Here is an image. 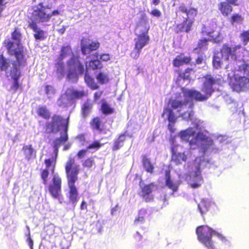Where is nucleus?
<instances>
[{
  "label": "nucleus",
  "instance_id": "1",
  "mask_svg": "<svg viewBox=\"0 0 249 249\" xmlns=\"http://www.w3.org/2000/svg\"><path fill=\"white\" fill-rule=\"evenodd\" d=\"M12 39L17 41V43L11 40H5L4 46L6 47L8 54L10 56H14L15 60L11 62L12 67L9 71V76L13 80L10 86V90L13 93H15L20 89L22 90V85L19 82V79L21 76L20 69L27 65L24 47L20 43L21 34L19 28L16 27L11 33ZM6 76L8 75L6 72Z\"/></svg>",
  "mask_w": 249,
  "mask_h": 249
},
{
  "label": "nucleus",
  "instance_id": "2",
  "mask_svg": "<svg viewBox=\"0 0 249 249\" xmlns=\"http://www.w3.org/2000/svg\"><path fill=\"white\" fill-rule=\"evenodd\" d=\"M229 85L233 91L240 92L249 88V64L244 62L238 66L231 76H228Z\"/></svg>",
  "mask_w": 249,
  "mask_h": 249
},
{
  "label": "nucleus",
  "instance_id": "3",
  "mask_svg": "<svg viewBox=\"0 0 249 249\" xmlns=\"http://www.w3.org/2000/svg\"><path fill=\"white\" fill-rule=\"evenodd\" d=\"M204 78L205 81L203 83L201 91L204 93L202 94L200 91L195 89H182V91L185 98H189L197 102H204L207 101L214 92V89L213 86L218 84L220 79H214L211 75H206Z\"/></svg>",
  "mask_w": 249,
  "mask_h": 249
},
{
  "label": "nucleus",
  "instance_id": "4",
  "mask_svg": "<svg viewBox=\"0 0 249 249\" xmlns=\"http://www.w3.org/2000/svg\"><path fill=\"white\" fill-rule=\"evenodd\" d=\"M241 45H237L233 47L228 44H224L219 51L214 53L213 59V65L214 68L218 69L223 64V60L229 61L230 56L234 60H236L237 56L236 51L241 49Z\"/></svg>",
  "mask_w": 249,
  "mask_h": 249
},
{
  "label": "nucleus",
  "instance_id": "5",
  "mask_svg": "<svg viewBox=\"0 0 249 249\" xmlns=\"http://www.w3.org/2000/svg\"><path fill=\"white\" fill-rule=\"evenodd\" d=\"M214 231L206 225L198 226L196 229L197 239L207 249H216L212 240Z\"/></svg>",
  "mask_w": 249,
  "mask_h": 249
},
{
  "label": "nucleus",
  "instance_id": "6",
  "mask_svg": "<svg viewBox=\"0 0 249 249\" xmlns=\"http://www.w3.org/2000/svg\"><path fill=\"white\" fill-rule=\"evenodd\" d=\"M179 136L181 139L189 142L191 146L196 144L197 140L204 142L208 138L202 132H198L196 134L195 130L192 127H189L179 132Z\"/></svg>",
  "mask_w": 249,
  "mask_h": 249
},
{
  "label": "nucleus",
  "instance_id": "7",
  "mask_svg": "<svg viewBox=\"0 0 249 249\" xmlns=\"http://www.w3.org/2000/svg\"><path fill=\"white\" fill-rule=\"evenodd\" d=\"M65 170L67 182H76L78 180L80 168L79 165L75 162L74 158H69L65 163Z\"/></svg>",
  "mask_w": 249,
  "mask_h": 249
},
{
  "label": "nucleus",
  "instance_id": "8",
  "mask_svg": "<svg viewBox=\"0 0 249 249\" xmlns=\"http://www.w3.org/2000/svg\"><path fill=\"white\" fill-rule=\"evenodd\" d=\"M51 5H44L43 2H39L33 7L32 16L38 22H46L50 20V13H47L46 9H51Z\"/></svg>",
  "mask_w": 249,
  "mask_h": 249
},
{
  "label": "nucleus",
  "instance_id": "9",
  "mask_svg": "<svg viewBox=\"0 0 249 249\" xmlns=\"http://www.w3.org/2000/svg\"><path fill=\"white\" fill-rule=\"evenodd\" d=\"M69 117L65 121L60 115L53 114L52 117V121L47 122L46 124L47 129H49V133L58 132L60 127H64L67 132L69 125Z\"/></svg>",
  "mask_w": 249,
  "mask_h": 249
},
{
  "label": "nucleus",
  "instance_id": "10",
  "mask_svg": "<svg viewBox=\"0 0 249 249\" xmlns=\"http://www.w3.org/2000/svg\"><path fill=\"white\" fill-rule=\"evenodd\" d=\"M57 155H55L50 158L46 159L44 160L45 168L41 169L40 176L42 180L43 184L48 185V177L49 176V171L52 173L55 171L56 164V159Z\"/></svg>",
  "mask_w": 249,
  "mask_h": 249
},
{
  "label": "nucleus",
  "instance_id": "11",
  "mask_svg": "<svg viewBox=\"0 0 249 249\" xmlns=\"http://www.w3.org/2000/svg\"><path fill=\"white\" fill-rule=\"evenodd\" d=\"M207 28L205 26L203 27L201 31V34L204 36H207L209 39L214 43H219L223 40V37L220 31H218L214 34L217 28V24L215 22H212L210 26Z\"/></svg>",
  "mask_w": 249,
  "mask_h": 249
},
{
  "label": "nucleus",
  "instance_id": "12",
  "mask_svg": "<svg viewBox=\"0 0 249 249\" xmlns=\"http://www.w3.org/2000/svg\"><path fill=\"white\" fill-rule=\"evenodd\" d=\"M62 179L58 174L53 175L52 182L48 185V190L52 196L58 198L61 195Z\"/></svg>",
  "mask_w": 249,
  "mask_h": 249
},
{
  "label": "nucleus",
  "instance_id": "13",
  "mask_svg": "<svg viewBox=\"0 0 249 249\" xmlns=\"http://www.w3.org/2000/svg\"><path fill=\"white\" fill-rule=\"evenodd\" d=\"M218 4V8L222 15L225 17L229 16L233 11V6H239L242 0H225Z\"/></svg>",
  "mask_w": 249,
  "mask_h": 249
},
{
  "label": "nucleus",
  "instance_id": "14",
  "mask_svg": "<svg viewBox=\"0 0 249 249\" xmlns=\"http://www.w3.org/2000/svg\"><path fill=\"white\" fill-rule=\"evenodd\" d=\"M205 162L204 160H199L197 161L195 160L194 163V169L193 170V178H196V182L191 184V186L193 188H196L201 186L203 182V178L201 175V167L203 163Z\"/></svg>",
  "mask_w": 249,
  "mask_h": 249
},
{
  "label": "nucleus",
  "instance_id": "15",
  "mask_svg": "<svg viewBox=\"0 0 249 249\" xmlns=\"http://www.w3.org/2000/svg\"><path fill=\"white\" fill-rule=\"evenodd\" d=\"M89 39H83L81 43V50L83 54L87 55L93 51H96L100 47V44L98 41L89 42Z\"/></svg>",
  "mask_w": 249,
  "mask_h": 249
},
{
  "label": "nucleus",
  "instance_id": "16",
  "mask_svg": "<svg viewBox=\"0 0 249 249\" xmlns=\"http://www.w3.org/2000/svg\"><path fill=\"white\" fill-rule=\"evenodd\" d=\"M194 19L185 18L182 22L177 24L174 27L176 33L181 32L189 33L192 30V27L194 23Z\"/></svg>",
  "mask_w": 249,
  "mask_h": 249
},
{
  "label": "nucleus",
  "instance_id": "17",
  "mask_svg": "<svg viewBox=\"0 0 249 249\" xmlns=\"http://www.w3.org/2000/svg\"><path fill=\"white\" fill-rule=\"evenodd\" d=\"M65 95L67 97L68 101L73 102L82 99L87 96V93L83 90H78L73 88H68L65 91Z\"/></svg>",
  "mask_w": 249,
  "mask_h": 249
},
{
  "label": "nucleus",
  "instance_id": "18",
  "mask_svg": "<svg viewBox=\"0 0 249 249\" xmlns=\"http://www.w3.org/2000/svg\"><path fill=\"white\" fill-rule=\"evenodd\" d=\"M178 13H184L186 15V18L189 19H194L197 15V9L193 7H188L185 4L180 3L178 7V9L176 12Z\"/></svg>",
  "mask_w": 249,
  "mask_h": 249
},
{
  "label": "nucleus",
  "instance_id": "19",
  "mask_svg": "<svg viewBox=\"0 0 249 249\" xmlns=\"http://www.w3.org/2000/svg\"><path fill=\"white\" fill-rule=\"evenodd\" d=\"M156 185L154 182H151L148 184H145L141 187V194L140 196L147 202H150L153 200V196H151L154 188L156 187Z\"/></svg>",
  "mask_w": 249,
  "mask_h": 249
},
{
  "label": "nucleus",
  "instance_id": "20",
  "mask_svg": "<svg viewBox=\"0 0 249 249\" xmlns=\"http://www.w3.org/2000/svg\"><path fill=\"white\" fill-rule=\"evenodd\" d=\"M28 27L35 32L34 34V37L36 40H43L46 38L45 32L38 27L35 21L32 20L30 22Z\"/></svg>",
  "mask_w": 249,
  "mask_h": 249
},
{
  "label": "nucleus",
  "instance_id": "21",
  "mask_svg": "<svg viewBox=\"0 0 249 249\" xmlns=\"http://www.w3.org/2000/svg\"><path fill=\"white\" fill-rule=\"evenodd\" d=\"M183 53H180L173 60V65L174 67H179L183 65H188L190 63L192 58L189 56H183Z\"/></svg>",
  "mask_w": 249,
  "mask_h": 249
},
{
  "label": "nucleus",
  "instance_id": "22",
  "mask_svg": "<svg viewBox=\"0 0 249 249\" xmlns=\"http://www.w3.org/2000/svg\"><path fill=\"white\" fill-rule=\"evenodd\" d=\"M68 64L69 67L76 69L79 74H83L84 73V66L79 60L78 57L74 56L71 57L68 62Z\"/></svg>",
  "mask_w": 249,
  "mask_h": 249
},
{
  "label": "nucleus",
  "instance_id": "23",
  "mask_svg": "<svg viewBox=\"0 0 249 249\" xmlns=\"http://www.w3.org/2000/svg\"><path fill=\"white\" fill-rule=\"evenodd\" d=\"M171 152V160L176 165L180 164L182 162H185L186 161L187 156L184 153L177 152L174 147H172Z\"/></svg>",
  "mask_w": 249,
  "mask_h": 249
},
{
  "label": "nucleus",
  "instance_id": "24",
  "mask_svg": "<svg viewBox=\"0 0 249 249\" xmlns=\"http://www.w3.org/2000/svg\"><path fill=\"white\" fill-rule=\"evenodd\" d=\"M150 41V37L148 35L140 34L137 35L135 39V46L142 49L145 45L148 44Z\"/></svg>",
  "mask_w": 249,
  "mask_h": 249
},
{
  "label": "nucleus",
  "instance_id": "25",
  "mask_svg": "<svg viewBox=\"0 0 249 249\" xmlns=\"http://www.w3.org/2000/svg\"><path fill=\"white\" fill-rule=\"evenodd\" d=\"M127 136H129L127 131L119 134L118 137L114 141V143L112 146V151H115L118 150L123 147L124 146V142L126 140Z\"/></svg>",
  "mask_w": 249,
  "mask_h": 249
},
{
  "label": "nucleus",
  "instance_id": "26",
  "mask_svg": "<svg viewBox=\"0 0 249 249\" xmlns=\"http://www.w3.org/2000/svg\"><path fill=\"white\" fill-rule=\"evenodd\" d=\"M91 129L102 132L104 129V124L99 116L93 117L89 123Z\"/></svg>",
  "mask_w": 249,
  "mask_h": 249
},
{
  "label": "nucleus",
  "instance_id": "27",
  "mask_svg": "<svg viewBox=\"0 0 249 249\" xmlns=\"http://www.w3.org/2000/svg\"><path fill=\"white\" fill-rule=\"evenodd\" d=\"M76 182H67L69 191V200L73 203H76L78 201V193L75 186Z\"/></svg>",
  "mask_w": 249,
  "mask_h": 249
},
{
  "label": "nucleus",
  "instance_id": "28",
  "mask_svg": "<svg viewBox=\"0 0 249 249\" xmlns=\"http://www.w3.org/2000/svg\"><path fill=\"white\" fill-rule=\"evenodd\" d=\"M137 26L142 28L143 30L142 34L148 35L150 26L148 24V20L146 14L142 15Z\"/></svg>",
  "mask_w": 249,
  "mask_h": 249
},
{
  "label": "nucleus",
  "instance_id": "29",
  "mask_svg": "<svg viewBox=\"0 0 249 249\" xmlns=\"http://www.w3.org/2000/svg\"><path fill=\"white\" fill-rule=\"evenodd\" d=\"M22 149L27 160H30L36 157V151L33 148L32 144L24 145Z\"/></svg>",
  "mask_w": 249,
  "mask_h": 249
},
{
  "label": "nucleus",
  "instance_id": "30",
  "mask_svg": "<svg viewBox=\"0 0 249 249\" xmlns=\"http://www.w3.org/2000/svg\"><path fill=\"white\" fill-rule=\"evenodd\" d=\"M188 100L179 101L177 99H170L169 103L170 104L171 107L173 109L181 110L183 107L188 104Z\"/></svg>",
  "mask_w": 249,
  "mask_h": 249
},
{
  "label": "nucleus",
  "instance_id": "31",
  "mask_svg": "<svg viewBox=\"0 0 249 249\" xmlns=\"http://www.w3.org/2000/svg\"><path fill=\"white\" fill-rule=\"evenodd\" d=\"M165 179L166 185L173 192H177L178 190V186L172 181L170 170H167L165 171Z\"/></svg>",
  "mask_w": 249,
  "mask_h": 249
},
{
  "label": "nucleus",
  "instance_id": "32",
  "mask_svg": "<svg viewBox=\"0 0 249 249\" xmlns=\"http://www.w3.org/2000/svg\"><path fill=\"white\" fill-rule=\"evenodd\" d=\"M68 139V136L67 132H65L63 136H61L59 138H56L53 141V147L54 148L55 154L57 155L58 148L62 143L66 142Z\"/></svg>",
  "mask_w": 249,
  "mask_h": 249
},
{
  "label": "nucleus",
  "instance_id": "33",
  "mask_svg": "<svg viewBox=\"0 0 249 249\" xmlns=\"http://www.w3.org/2000/svg\"><path fill=\"white\" fill-rule=\"evenodd\" d=\"M142 164L145 171L150 174L154 172V166L151 163L150 160L146 156H143L142 157Z\"/></svg>",
  "mask_w": 249,
  "mask_h": 249
},
{
  "label": "nucleus",
  "instance_id": "34",
  "mask_svg": "<svg viewBox=\"0 0 249 249\" xmlns=\"http://www.w3.org/2000/svg\"><path fill=\"white\" fill-rule=\"evenodd\" d=\"M147 214V210L145 209H141L138 211V215L134 221V224L135 225H138L144 223L146 215Z\"/></svg>",
  "mask_w": 249,
  "mask_h": 249
},
{
  "label": "nucleus",
  "instance_id": "35",
  "mask_svg": "<svg viewBox=\"0 0 249 249\" xmlns=\"http://www.w3.org/2000/svg\"><path fill=\"white\" fill-rule=\"evenodd\" d=\"M84 80L87 85L92 90L97 89L99 86L95 82L94 79L87 72L85 73Z\"/></svg>",
  "mask_w": 249,
  "mask_h": 249
},
{
  "label": "nucleus",
  "instance_id": "36",
  "mask_svg": "<svg viewBox=\"0 0 249 249\" xmlns=\"http://www.w3.org/2000/svg\"><path fill=\"white\" fill-rule=\"evenodd\" d=\"M36 113L39 117L46 120L51 117V113L46 106L39 107L37 109Z\"/></svg>",
  "mask_w": 249,
  "mask_h": 249
},
{
  "label": "nucleus",
  "instance_id": "37",
  "mask_svg": "<svg viewBox=\"0 0 249 249\" xmlns=\"http://www.w3.org/2000/svg\"><path fill=\"white\" fill-rule=\"evenodd\" d=\"M244 17L239 13H234L229 19V21L232 25L241 24L244 22Z\"/></svg>",
  "mask_w": 249,
  "mask_h": 249
},
{
  "label": "nucleus",
  "instance_id": "38",
  "mask_svg": "<svg viewBox=\"0 0 249 249\" xmlns=\"http://www.w3.org/2000/svg\"><path fill=\"white\" fill-rule=\"evenodd\" d=\"M93 107V104L89 100H87L81 107V111L84 117H86L91 112Z\"/></svg>",
  "mask_w": 249,
  "mask_h": 249
},
{
  "label": "nucleus",
  "instance_id": "39",
  "mask_svg": "<svg viewBox=\"0 0 249 249\" xmlns=\"http://www.w3.org/2000/svg\"><path fill=\"white\" fill-rule=\"evenodd\" d=\"M100 110L103 114L108 115L114 113V109L106 101H103L101 103Z\"/></svg>",
  "mask_w": 249,
  "mask_h": 249
},
{
  "label": "nucleus",
  "instance_id": "40",
  "mask_svg": "<svg viewBox=\"0 0 249 249\" xmlns=\"http://www.w3.org/2000/svg\"><path fill=\"white\" fill-rule=\"evenodd\" d=\"M10 66V61L3 54L0 53V71H7Z\"/></svg>",
  "mask_w": 249,
  "mask_h": 249
},
{
  "label": "nucleus",
  "instance_id": "41",
  "mask_svg": "<svg viewBox=\"0 0 249 249\" xmlns=\"http://www.w3.org/2000/svg\"><path fill=\"white\" fill-rule=\"evenodd\" d=\"M166 113H168L167 119L169 123H176L177 122V117L172 109L169 108H165L163 110L162 116H163Z\"/></svg>",
  "mask_w": 249,
  "mask_h": 249
},
{
  "label": "nucleus",
  "instance_id": "42",
  "mask_svg": "<svg viewBox=\"0 0 249 249\" xmlns=\"http://www.w3.org/2000/svg\"><path fill=\"white\" fill-rule=\"evenodd\" d=\"M71 52V49L70 46H63L61 48L60 53L59 55V59L62 60L67 57Z\"/></svg>",
  "mask_w": 249,
  "mask_h": 249
},
{
  "label": "nucleus",
  "instance_id": "43",
  "mask_svg": "<svg viewBox=\"0 0 249 249\" xmlns=\"http://www.w3.org/2000/svg\"><path fill=\"white\" fill-rule=\"evenodd\" d=\"M96 78L98 80L99 84L103 85L107 83L109 79L108 75L103 72H99L96 76Z\"/></svg>",
  "mask_w": 249,
  "mask_h": 249
},
{
  "label": "nucleus",
  "instance_id": "44",
  "mask_svg": "<svg viewBox=\"0 0 249 249\" xmlns=\"http://www.w3.org/2000/svg\"><path fill=\"white\" fill-rule=\"evenodd\" d=\"M210 204L209 202L203 200L198 205V208L201 213L203 214L208 211Z\"/></svg>",
  "mask_w": 249,
  "mask_h": 249
},
{
  "label": "nucleus",
  "instance_id": "45",
  "mask_svg": "<svg viewBox=\"0 0 249 249\" xmlns=\"http://www.w3.org/2000/svg\"><path fill=\"white\" fill-rule=\"evenodd\" d=\"M95 157H90L82 161V166L84 168L90 169L95 165L94 158Z\"/></svg>",
  "mask_w": 249,
  "mask_h": 249
},
{
  "label": "nucleus",
  "instance_id": "46",
  "mask_svg": "<svg viewBox=\"0 0 249 249\" xmlns=\"http://www.w3.org/2000/svg\"><path fill=\"white\" fill-rule=\"evenodd\" d=\"M89 66L93 70H100L103 67L101 61L98 59L91 60L89 61Z\"/></svg>",
  "mask_w": 249,
  "mask_h": 249
},
{
  "label": "nucleus",
  "instance_id": "47",
  "mask_svg": "<svg viewBox=\"0 0 249 249\" xmlns=\"http://www.w3.org/2000/svg\"><path fill=\"white\" fill-rule=\"evenodd\" d=\"M209 41L211 40L209 38L205 37L199 39L197 42V48L199 49L207 48Z\"/></svg>",
  "mask_w": 249,
  "mask_h": 249
},
{
  "label": "nucleus",
  "instance_id": "48",
  "mask_svg": "<svg viewBox=\"0 0 249 249\" xmlns=\"http://www.w3.org/2000/svg\"><path fill=\"white\" fill-rule=\"evenodd\" d=\"M239 36L243 44L247 45L249 41V30L243 31Z\"/></svg>",
  "mask_w": 249,
  "mask_h": 249
},
{
  "label": "nucleus",
  "instance_id": "49",
  "mask_svg": "<svg viewBox=\"0 0 249 249\" xmlns=\"http://www.w3.org/2000/svg\"><path fill=\"white\" fill-rule=\"evenodd\" d=\"M102 144L98 141H94L92 143L89 144L87 147V149H94L95 150H98L102 146Z\"/></svg>",
  "mask_w": 249,
  "mask_h": 249
},
{
  "label": "nucleus",
  "instance_id": "50",
  "mask_svg": "<svg viewBox=\"0 0 249 249\" xmlns=\"http://www.w3.org/2000/svg\"><path fill=\"white\" fill-rule=\"evenodd\" d=\"M193 71L192 68H188L185 69L184 71L179 74V76L184 80H188L190 78V73Z\"/></svg>",
  "mask_w": 249,
  "mask_h": 249
},
{
  "label": "nucleus",
  "instance_id": "51",
  "mask_svg": "<svg viewBox=\"0 0 249 249\" xmlns=\"http://www.w3.org/2000/svg\"><path fill=\"white\" fill-rule=\"evenodd\" d=\"M141 50V49L134 46L133 50L131 52L130 54L131 57L135 59H138L140 56Z\"/></svg>",
  "mask_w": 249,
  "mask_h": 249
},
{
  "label": "nucleus",
  "instance_id": "52",
  "mask_svg": "<svg viewBox=\"0 0 249 249\" xmlns=\"http://www.w3.org/2000/svg\"><path fill=\"white\" fill-rule=\"evenodd\" d=\"M56 72L63 74L65 72V65L63 62H59L56 64Z\"/></svg>",
  "mask_w": 249,
  "mask_h": 249
},
{
  "label": "nucleus",
  "instance_id": "53",
  "mask_svg": "<svg viewBox=\"0 0 249 249\" xmlns=\"http://www.w3.org/2000/svg\"><path fill=\"white\" fill-rule=\"evenodd\" d=\"M73 67H70L67 76L69 79H73L77 77V74L75 70H72Z\"/></svg>",
  "mask_w": 249,
  "mask_h": 249
},
{
  "label": "nucleus",
  "instance_id": "54",
  "mask_svg": "<svg viewBox=\"0 0 249 249\" xmlns=\"http://www.w3.org/2000/svg\"><path fill=\"white\" fill-rule=\"evenodd\" d=\"M204 142L205 143V145L204 144L203 145V148L204 151H206L209 147L213 144V140L209 137L208 138V140H206Z\"/></svg>",
  "mask_w": 249,
  "mask_h": 249
},
{
  "label": "nucleus",
  "instance_id": "55",
  "mask_svg": "<svg viewBox=\"0 0 249 249\" xmlns=\"http://www.w3.org/2000/svg\"><path fill=\"white\" fill-rule=\"evenodd\" d=\"M88 151V149H83L79 150L77 153V157L78 159H81L83 158L84 157L86 156L87 153Z\"/></svg>",
  "mask_w": 249,
  "mask_h": 249
},
{
  "label": "nucleus",
  "instance_id": "56",
  "mask_svg": "<svg viewBox=\"0 0 249 249\" xmlns=\"http://www.w3.org/2000/svg\"><path fill=\"white\" fill-rule=\"evenodd\" d=\"M150 14L156 18H159L161 15V12L157 9H152L150 12Z\"/></svg>",
  "mask_w": 249,
  "mask_h": 249
},
{
  "label": "nucleus",
  "instance_id": "57",
  "mask_svg": "<svg viewBox=\"0 0 249 249\" xmlns=\"http://www.w3.org/2000/svg\"><path fill=\"white\" fill-rule=\"evenodd\" d=\"M103 91H98L94 93L93 99L94 101H96L100 98L102 95L103 94Z\"/></svg>",
  "mask_w": 249,
  "mask_h": 249
},
{
  "label": "nucleus",
  "instance_id": "58",
  "mask_svg": "<svg viewBox=\"0 0 249 249\" xmlns=\"http://www.w3.org/2000/svg\"><path fill=\"white\" fill-rule=\"evenodd\" d=\"M99 58L103 61H107L110 59V56L107 53H103L100 55Z\"/></svg>",
  "mask_w": 249,
  "mask_h": 249
},
{
  "label": "nucleus",
  "instance_id": "59",
  "mask_svg": "<svg viewBox=\"0 0 249 249\" xmlns=\"http://www.w3.org/2000/svg\"><path fill=\"white\" fill-rule=\"evenodd\" d=\"M204 61V58L203 56H198L196 59V64H201Z\"/></svg>",
  "mask_w": 249,
  "mask_h": 249
},
{
  "label": "nucleus",
  "instance_id": "60",
  "mask_svg": "<svg viewBox=\"0 0 249 249\" xmlns=\"http://www.w3.org/2000/svg\"><path fill=\"white\" fill-rule=\"evenodd\" d=\"M175 123H169L168 124V128L171 133H174L176 129L174 128V124Z\"/></svg>",
  "mask_w": 249,
  "mask_h": 249
},
{
  "label": "nucleus",
  "instance_id": "61",
  "mask_svg": "<svg viewBox=\"0 0 249 249\" xmlns=\"http://www.w3.org/2000/svg\"><path fill=\"white\" fill-rule=\"evenodd\" d=\"M60 14V11H59L58 10H53L51 13H50V19L52 17L54 16H58Z\"/></svg>",
  "mask_w": 249,
  "mask_h": 249
},
{
  "label": "nucleus",
  "instance_id": "62",
  "mask_svg": "<svg viewBox=\"0 0 249 249\" xmlns=\"http://www.w3.org/2000/svg\"><path fill=\"white\" fill-rule=\"evenodd\" d=\"M5 4L4 0H0V16L4 9Z\"/></svg>",
  "mask_w": 249,
  "mask_h": 249
},
{
  "label": "nucleus",
  "instance_id": "63",
  "mask_svg": "<svg viewBox=\"0 0 249 249\" xmlns=\"http://www.w3.org/2000/svg\"><path fill=\"white\" fill-rule=\"evenodd\" d=\"M213 235H216L222 241H224L226 240V238L224 236L215 231H214Z\"/></svg>",
  "mask_w": 249,
  "mask_h": 249
},
{
  "label": "nucleus",
  "instance_id": "64",
  "mask_svg": "<svg viewBox=\"0 0 249 249\" xmlns=\"http://www.w3.org/2000/svg\"><path fill=\"white\" fill-rule=\"evenodd\" d=\"M80 209L81 210L87 209V204H86V202L84 200L82 201L81 203Z\"/></svg>",
  "mask_w": 249,
  "mask_h": 249
}]
</instances>
